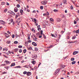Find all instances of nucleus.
<instances>
[{"instance_id":"f257e3e1","label":"nucleus","mask_w":79,"mask_h":79,"mask_svg":"<svg viewBox=\"0 0 79 79\" xmlns=\"http://www.w3.org/2000/svg\"><path fill=\"white\" fill-rule=\"evenodd\" d=\"M47 2V1H42L41 2V3L43 5H46Z\"/></svg>"},{"instance_id":"f03ea898","label":"nucleus","mask_w":79,"mask_h":79,"mask_svg":"<svg viewBox=\"0 0 79 79\" xmlns=\"http://www.w3.org/2000/svg\"><path fill=\"white\" fill-rule=\"evenodd\" d=\"M0 23L2 24H5L6 23L5 22L1 20H0Z\"/></svg>"},{"instance_id":"7ed1b4c3","label":"nucleus","mask_w":79,"mask_h":79,"mask_svg":"<svg viewBox=\"0 0 79 79\" xmlns=\"http://www.w3.org/2000/svg\"><path fill=\"white\" fill-rule=\"evenodd\" d=\"M60 71V69H57L55 71V74H56Z\"/></svg>"},{"instance_id":"20e7f679","label":"nucleus","mask_w":79,"mask_h":79,"mask_svg":"<svg viewBox=\"0 0 79 79\" xmlns=\"http://www.w3.org/2000/svg\"><path fill=\"white\" fill-rule=\"evenodd\" d=\"M4 63H6V64H10L11 63V62H10L7 61V60H6L4 61Z\"/></svg>"},{"instance_id":"39448f33","label":"nucleus","mask_w":79,"mask_h":79,"mask_svg":"<svg viewBox=\"0 0 79 79\" xmlns=\"http://www.w3.org/2000/svg\"><path fill=\"white\" fill-rule=\"evenodd\" d=\"M21 22V18H19L17 19V23H19Z\"/></svg>"},{"instance_id":"423d86ee","label":"nucleus","mask_w":79,"mask_h":79,"mask_svg":"<svg viewBox=\"0 0 79 79\" xmlns=\"http://www.w3.org/2000/svg\"><path fill=\"white\" fill-rule=\"evenodd\" d=\"M33 58L34 59H36L37 58V56L36 54H34L33 55Z\"/></svg>"},{"instance_id":"0eeeda50","label":"nucleus","mask_w":79,"mask_h":79,"mask_svg":"<svg viewBox=\"0 0 79 79\" xmlns=\"http://www.w3.org/2000/svg\"><path fill=\"white\" fill-rule=\"evenodd\" d=\"M27 76H29L31 75V72H27Z\"/></svg>"},{"instance_id":"6e6552de","label":"nucleus","mask_w":79,"mask_h":79,"mask_svg":"<svg viewBox=\"0 0 79 79\" xmlns=\"http://www.w3.org/2000/svg\"><path fill=\"white\" fill-rule=\"evenodd\" d=\"M18 8L17 7H15L14 8V11L15 12V13H16L18 12Z\"/></svg>"},{"instance_id":"1a4fd4ad","label":"nucleus","mask_w":79,"mask_h":79,"mask_svg":"<svg viewBox=\"0 0 79 79\" xmlns=\"http://www.w3.org/2000/svg\"><path fill=\"white\" fill-rule=\"evenodd\" d=\"M51 35L52 37H57V34H51Z\"/></svg>"},{"instance_id":"9d476101","label":"nucleus","mask_w":79,"mask_h":79,"mask_svg":"<svg viewBox=\"0 0 79 79\" xmlns=\"http://www.w3.org/2000/svg\"><path fill=\"white\" fill-rule=\"evenodd\" d=\"M79 53V52L78 51H75L73 53V55H76V54L78 53Z\"/></svg>"},{"instance_id":"9b49d317","label":"nucleus","mask_w":79,"mask_h":79,"mask_svg":"<svg viewBox=\"0 0 79 79\" xmlns=\"http://www.w3.org/2000/svg\"><path fill=\"white\" fill-rule=\"evenodd\" d=\"M8 49L6 48H3V51H5V50L6 52H7V51H8Z\"/></svg>"},{"instance_id":"f8f14e48","label":"nucleus","mask_w":79,"mask_h":79,"mask_svg":"<svg viewBox=\"0 0 79 79\" xmlns=\"http://www.w3.org/2000/svg\"><path fill=\"white\" fill-rule=\"evenodd\" d=\"M60 16L61 18H64L65 17V15H64L63 14H61L60 15Z\"/></svg>"},{"instance_id":"ddd939ff","label":"nucleus","mask_w":79,"mask_h":79,"mask_svg":"<svg viewBox=\"0 0 79 79\" xmlns=\"http://www.w3.org/2000/svg\"><path fill=\"white\" fill-rule=\"evenodd\" d=\"M57 22L58 23H59L61 21V19L59 18H57L56 19V20Z\"/></svg>"},{"instance_id":"4468645a","label":"nucleus","mask_w":79,"mask_h":79,"mask_svg":"<svg viewBox=\"0 0 79 79\" xmlns=\"http://www.w3.org/2000/svg\"><path fill=\"white\" fill-rule=\"evenodd\" d=\"M15 66V63H12L11 65H10V67H12V66Z\"/></svg>"},{"instance_id":"2eb2a0df","label":"nucleus","mask_w":79,"mask_h":79,"mask_svg":"<svg viewBox=\"0 0 79 79\" xmlns=\"http://www.w3.org/2000/svg\"><path fill=\"white\" fill-rule=\"evenodd\" d=\"M32 44L33 45H34V46H37V44L34 42H32Z\"/></svg>"},{"instance_id":"dca6fc26","label":"nucleus","mask_w":79,"mask_h":79,"mask_svg":"<svg viewBox=\"0 0 79 79\" xmlns=\"http://www.w3.org/2000/svg\"><path fill=\"white\" fill-rule=\"evenodd\" d=\"M19 15V13H17L16 15L15 16V18L16 19H17V18L18 17V16Z\"/></svg>"},{"instance_id":"f3484780","label":"nucleus","mask_w":79,"mask_h":79,"mask_svg":"<svg viewBox=\"0 0 79 79\" xmlns=\"http://www.w3.org/2000/svg\"><path fill=\"white\" fill-rule=\"evenodd\" d=\"M69 44H73L74 43H75L76 42V41H69Z\"/></svg>"},{"instance_id":"a211bd4d","label":"nucleus","mask_w":79,"mask_h":79,"mask_svg":"<svg viewBox=\"0 0 79 79\" xmlns=\"http://www.w3.org/2000/svg\"><path fill=\"white\" fill-rule=\"evenodd\" d=\"M27 48L28 50H31L32 49V47H27Z\"/></svg>"},{"instance_id":"6ab92c4d","label":"nucleus","mask_w":79,"mask_h":79,"mask_svg":"<svg viewBox=\"0 0 79 79\" xmlns=\"http://www.w3.org/2000/svg\"><path fill=\"white\" fill-rule=\"evenodd\" d=\"M6 36L7 37V38H8V37H10V36H9V35H8V34L6 33Z\"/></svg>"},{"instance_id":"aec40b11","label":"nucleus","mask_w":79,"mask_h":79,"mask_svg":"<svg viewBox=\"0 0 79 79\" xmlns=\"http://www.w3.org/2000/svg\"><path fill=\"white\" fill-rule=\"evenodd\" d=\"M63 2L64 4H66V0H64Z\"/></svg>"},{"instance_id":"412c9836","label":"nucleus","mask_w":79,"mask_h":79,"mask_svg":"<svg viewBox=\"0 0 79 79\" xmlns=\"http://www.w3.org/2000/svg\"><path fill=\"white\" fill-rule=\"evenodd\" d=\"M18 50H19V49L18 48L15 49L14 50V52H18Z\"/></svg>"},{"instance_id":"4be33fe9","label":"nucleus","mask_w":79,"mask_h":79,"mask_svg":"<svg viewBox=\"0 0 79 79\" xmlns=\"http://www.w3.org/2000/svg\"><path fill=\"white\" fill-rule=\"evenodd\" d=\"M33 39L34 41H37V38H33Z\"/></svg>"},{"instance_id":"5701e85b","label":"nucleus","mask_w":79,"mask_h":79,"mask_svg":"<svg viewBox=\"0 0 79 79\" xmlns=\"http://www.w3.org/2000/svg\"><path fill=\"white\" fill-rule=\"evenodd\" d=\"M1 66H6V64H4L1 65Z\"/></svg>"},{"instance_id":"b1692460","label":"nucleus","mask_w":79,"mask_h":79,"mask_svg":"<svg viewBox=\"0 0 79 79\" xmlns=\"http://www.w3.org/2000/svg\"><path fill=\"white\" fill-rule=\"evenodd\" d=\"M21 67L19 66H17L14 67V68H20Z\"/></svg>"},{"instance_id":"393cba45","label":"nucleus","mask_w":79,"mask_h":79,"mask_svg":"<svg viewBox=\"0 0 79 79\" xmlns=\"http://www.w3.org/2000/svg\"><path fill=\"white\" fill-rule=\"evenodd\" d=\"M61 68H64V67H65V65H61Z\"/></svg>"},{"instance_id":"a878e982","label":"nucleus","mask_w":79,"mask_h":79,"mask_svg":"<svg viewBox=\"0 0 79 79\" xmlns=\"http://www.w3.org/2000/svg\"><path fill=\"white\" fill-rule=\"evenodd\" d=\"M40 8L41 10H43L44 9V6H41L40 7Z\"/></svg>"},{"instance_id":"bb28decb","label":"nucleus","mask_w":79,"mask_h":79,"mask_svg":"<svg viewBox=\"0 0 79 79\" xmlns=\"http://www.w3.org/2000/svg\"><path fill=\"white\" fill-rule=\"evenodd\" d=\"M1 5H5V2H2L1 3Z\"/></svg>"},{"instance_id":"cd10ccee","label":"nucleus","mask_w":79,"mask_h":79,"mask_svg":"<svg viewBox=\"0 0 79 79\" xmlns=\"http://www.w3.org/2000/svg\"><path fill=\"white\" fill-rule=\"evenodd\" d=\"M35 50L36 52H37V51L38 50V48H35Z\"/></svg>"},{"instance_id":"c85d7f7f","label":"nucleus","mask_w":79,"mask_h":79,"mask_svg":"<svg viewBox=\"0 0 79 79\" xmlns=\"http://www.w3.org/2000/svg\"><path fill=\"white\" fill-rule=\"evenodd\" d=\"M20 13L22 14V13H23V10L22 9H21L20 10Z\"/></svg>"},{"instance_id":"c756f323","label":"nucleus","mask_w":79,"mask_h":79,"mask_svg":"<svg viewBox=\"0 0 79 79\" xmlns=\"http://www.w3.org/2000/svg\"><path fill=\"white\" fill-rule=\"evenodd\" d=\"M76 63V61H73L72 62V64H74Z\"/></svg>"},{"instance_id":"7c9ffc66","label":"nucleus","mask_w":79,"mask_h":79,"mask_svg":"<svg viewBox=\"0 0 79 79\" xmlns=\"http://www.w3.org/2000/svg\"><path fill=\"white\" fill-rule=\"evenodd\" d=\"M54 12H58V10L56 9H54Z\"/></svg>"},{"instance_id":"2f4dec72","label":"nucleus","mask_w":79,"mask_h":79,"mask_svg":"<svg viewBox=\"0 0 79 79\" xmlns=\"http://www.w3.org/2000/svg\"><path fill=\"white\" fill-rule=\"evenodd\" d=\"M4 68L6 69L7 70L8 69V66H5L4 67Z\"/></svg>"},{"instance_id":"473e14b6","label":"nucleus","mask_w":79,"mask_h":79,"mask_svg":"<svg viewBox=\"0 0 79 79\" xmlns=\"http://www.w3.org/2000/svg\"><path fill=\"white\" fill-rule=\"evenodd\" d=\"M14 44H18V41H15L14 42Z\"/></svg>"},{"instance_id":"72a5a7b5","label":"nucleus","mask_w":79,"mask_h":79,"mask_svg":"<svg viewBox=\"0 0 79 79\" xmlns=\"http://www.w3.org/2000/svg\"><path fill=\"white\" fill-rule=\"evenodd\" d=\"M23 47L22 46L19 45L18 46V48H21Z\"/></svg>"},{"instance_id":"f704fd0d","label":"nucleus","mask_w":79,"mask_h":79,"mask_svg":"<svg viewBox=\"0 0 79 79\" xmlns=\"http://www.w3.org/2000/svg\"><path fill=\"white\" fill-rule=\"evenodd\" d=\"M12 15H13V16H15V13L13 12H11Z\"/></svg>"},{"instance_id":"c9c22d12","label":"nucleus","mask_w":79,"mask_h":79,"mask_svg":"<svg viewBox=\"0 0 79 79\" xmlns=\"http://www.w3.org/2000/svg\"><path fill=\"white\" fill-rule=\"evenodd\" d=\"M23 74H27V72L26 71H25L23 72Z\"/></svg>"},{"instance_id":"e433bc0d","label":"nucleus","mask_w":79,"mask_h":79,"mask_svg":"<svg viewBox=\"0 0 79 79\" xmlns=\"http://www.w3.org/2000/svg\"><path fill=\"white\" fill-rule=\"evenodd\" d=\"M50 21H53L54 20L52 18H50Z\"/></svg>"},{"instance_id":"4c0bfd02","label":"nucleus","mask_w":79,"mask_h":79,"mask_svg":"<svg viewBox=\"0 0 79 79\" xmlns=\"http://www.w3.org/2000/svg\"><path fill=\"white\" fill-rule=\"evenodd\" d=\"M27 50H26V49H24L23 50V53H25L26 52Z\"/></svg>"},{"instance_id":"58836bf2","label":"nucleus","mask_w":79,"mask_h":79,"mask_svg":"<svg viewBox=\"0 0 79 79\" xmlns=\"http://www.w3.org/2000/svg\"><path fill=\"white\" fill-rule=\"evenodd\" d=\"M15 35L14 34H13L12 35V37L13 38V39H14V38H15Z\"/></svg>"},{"instance_id":"ea45409f","label":"nucleus","mask_w":79,"mask_h":79,"mask_svg":"<svg viewBox=\"0 0 79 79\" xmlns=\"http://www.w3.org/2000/svg\"><path fill=\"white\" fill-rule=\"evenodd\" d=\"M76 34H78L79 33V30H77L75 32Z\"/></svg>"},{"instance_id":"a19ab883","label":"nucleus","mask_w":79,"mask_h":79,"mask_svg":"<svg viewBox=\"0 0 79 79\" xmlns=\"http://www.w3.org/2000/svg\"><path fill=\"white\" fill-rule=\"evenodd\" d=\"M19 52L20 53H21V52H22V49H19Z\"/></svg>"},{"instance_id":"79ce46f5","label":"nucleus","mask_w":79,"mask_h":79,"mask_svg":"<svg viewBox=\"0 0 79 79\" xmlns=\"http://www.w3.org/2000/svg\"><path fill=\"white\" fill-rule=\"evenodd\" d=\"M35 61H33L32 62V64H35Z\"/></svg>"},{"instance_id":"37998d69","label":"nucleus","mask_w":79,"mask_h":79,"mask_svg":"<svg viewBox=\"0 0 79 79\" xmlns=\"http://www.w3.org/2000/svg\"><path fill=\"white\" fill-rule=\"evenodd\" d=\"M16 6L17 7V8H19V7H20V5H19V4H18Z\"/></svg>"},{"instance_id":"c03bdc74","label":"nucleus","mask_w":79,"mask_h":79,"mask_svg":"<svg viewBox=\"0 0 79 79\" xmlns=\"http://www.w3.org/2000/svg\"><path fill=\"white\" fill-rule=\"evenodd\" d=\"M46 14L47 15H48V16H49V15H50V14H49V13H48V12H46Z\"/></svg>"},{"instance_id":"a18cd8bd","label":"nucleus","mask_w":79,"mask_h":79,"mask_svg":"<svg viewBox=\"0 0 79 79\" xmlns=\"http://www.w3.org/2000/svg\"><path fill=\"white\" fill-rule=\"evenodd\" d=\"M71 61H74V58H72L71 59Z\"/></svg>"},{"instance_id":"49530a36","label":"nucleus","mask_w":79,"mask_h":79,"mask_svg":"<svg viewBox=\"0 0 79 79\" xmlns=\"http://www.w3.org/2000/svg\"><path fill=\"white\" fill-rule=\"evenodd\" d=\"M15 37H19V35H17V34H16V35H15Z\"/></svg>"},{"instance_id":"de8ad7c7","label":"nucleus","mask_w":79,"mask_h":79,"mask_svg":"<svg viewBox=\"0 0 79 79\" xmlns=\"http://www.w3.org/2000/svg\"><path fill=\"white\" fill-rule=\"evenodd\" d=\"M79 74V72H77L75 74Z\"/></svg>"},{"instance_id":"09e8293b","label":"nucleus","mask_w":79,"mask_h":79,"mask_svg":"<svg viewBox=\"0 0 79 79\" xmlns=\"http://www.w3.org/2000/svg\"><path fill=\"white\" fill-rule=\"evenodd\" d=\"M43 36L44 37V39H46V36H45V35H44V34H43Z\"/></svg>"},{"instance_id":"8fccbe9b","label":"nucleus","mask_w":79,"mask_h":79,"mask_svg":"<svg viewBox=\"0 0 79 79\" xmlns=\"http://www.w3.org/2000/svg\"><path fill=\"white\" fill-rule=\"evenodd\" d=\"M40 33L41 35H42V34H43V31L42 30L41 31Z\"/></svg>"},{"instance_id":"3c124183","label":"nucleus","mask_w":79,"mask_h":79,"mask_svg":"<svg viewBox=\"0 0 79 79\" xmlns=\"http://www.w3.org/2000/svg\"><path fill=\"white\" fill-rule=\"evenodd\" d=\"M74 24H77V22H76V21L74 20Z\"/></svg>"},{"instance_id":"603ef678","label":"nucleus","mask_w":79,"mask_h":79,"mask_svg":"<svg viewBox=\"0 0 79 79\" xmlns=\"http://www.w3.org/2000/svg\"><path fill=\"white\" fill-rule=\"evenodd\" d=\"M73 8V6H70V9H71V10H72Z\"/></svg>"},{"instance_id":"864d4df0","label":"nucleus","mask_w":79,"mask_h":79,"mask_svg":"<svg viewBox=\"0 0 79 79\" xmlns=\"http://www.w3.org/2000/svg\"><path fill=\"white\" fill-rule=\"evenodd\" d=\"M12 11H9L8 12V13H10V14H11V13H12Z\"/></svg>"},{"instance_id":"5fc2aeb1","label":"nucleus","mask_w":79,"mask_h":79,"mask_svg":"<svg viewBox=\"0 0 79 79\" xmlns=\"http://www.w3.org/2000/svg\"><path fill=\"white\" fill-rule=\"evenodd\" d=\"M26 68H29V66H27V65H25Z\"/></svg>"},{"instance_id":"6e6d98bb","label":"nucleus","mask_w":79,"mask_h":79,"mask_svg":"<svg viewBox=\"0 0 79 79\" xmlns=\"http://www.w3.org/2000/svg\"><path fill=\"white\" fill-rule=\"evenodd\" d=\"M10 41H8L7 42H6V43L7 44H10Z\"/></svg>"},{"instance_id":"4d7b16f0","label":"nucleus","mask_w":79,"mask_h":79,"mask_svg":"<svg viewBox=\"0 0 79 79\" xmlns=\"http://www.w3.org/2000/svg\"><path fill=\"white\" fill-rule=\"evenodd\" d=\"M38 31H40V30H41V28H40V27H39L38 29Z\"/></svg>"},{"instance_id":"13d9d810","label":"nucleus","mask_w":79,"mask_h":79,"mask_svg":"<svg viewBox=\"0 0 79 79\" xmlns=\"http://www.w3.org/2000/svg\"><path fill=\"white\" fill-rule=\"evenodd\" d=\"M24 11H26V8L25 7V8L24 9Z\"/></svg>"},{"instance_id":"bf43d9fd","label":"nucleus","mask_w":79,"mask_h":79,"mask_svg":"<svg viewBox=\"0 0 79 79\" xmlns=\"http://www.w3.org/2000/svg\"><path fill=\"white\" fill-rule=\"evenodd\" d=\"M72 39H76V37L73 36L72 38Z\"/></svg>"},{"instance_id":"052dcab7","label":"nucleus","mask_w":79,"mask_h":79,"mask_svg":"<svg viewBox=\"0 0 79 79\" xmlns=\"http://www.w3.org/2000/svg\"><path fill=\"white\" fill-rule=\"evenodd\" d=\"M10 21H11V23H13V19H11L10 20Z\"/></svg>"},{"instance_id":"680f3d73","label":"nucleus","mask_w":79,"mask_h":79,"mask_svg":"<svg viewBox=\"0 0 79 79\" xmlns=\"http://www.w3.org/2000/svg\"><path fill=\"white\" fill-rule=\"evenodd\" d=\"M52 47H53V46L52 45H51L49 47V48H52Z\"/></svg>"},{"instance_id":"e2e57ef3","label":"nucleus","mask_w":79,"mask_h":79,"mask_svg":"<svg viewBox=\"0 0 79 79\" xmlns=\"http://www.w3.org/2000/svg\"><path fill=\"white\" fill-rule=\"evenodd\" d=\"M28 43H31V40H29L28 41Z\"/></svg>"},{"instance_id":"0e129e2a","label":"nucleus","mask_w":79,"mask_h":79,"mask_svg":"<svg viewBox=\"0 0 79 79\" xmlns=\"http://www.w3.org/2000/svg\"><path fill=\"white\" fill-rule=\"evenodd\" d=\"M37 69V66H35L34 67V69Z\"/></svg>"},{"instance_id":"69168bd1","label":"nucleus","mask_w":79,"mask_h":79,"mask_svg":"<svg viewBox=\"0 0 79 79\" xmlns=\"http://www.w3.org/2000/svg\"><path fill=\"white\" fill-rule=\"evenodd\" d=\"M27 39H28V40H30V36H28Z\"/></svg>"},{"instance_id":"338daca9","label":"nucleus","mask_w":79,"mask_h":79,"mask_svg":"<svg viewBox=\"0 0 79 79\" xmlns=\"http://www.w3.org/2000/svg\"><path fill=\"white\" fill-rule=\"evenodd\" d=\"M27 12H30V10H29V9H27Z\"/></svg>"},{"instance_id":"774afa93","label":"nucleus","mask_w":79,"mask_h":79,"mask_svg":"<svg viewBox=\"0 0 79 79\" xmlns=\"http://www.w3.org/2000/svg\"><path fill=\"white\" fill-rule=\"evenodd\" d=\"M46 15H47V14H46V13L43 14V16H46Z\"/></svg>"}]
</instances>
